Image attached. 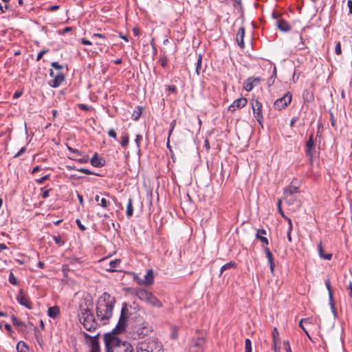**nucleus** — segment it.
Wrapping results in <instances>:
<instances>
[{
    "label": "nucleus",
    "instance_id": "nucleus-1",
    "mask_svg": "<svg viewBox=\"0 0 352 352\" xmlns=\"http://www.w3.org/2000/svg\"><path fill=\"white\" fill-rule=\"evenodd\" d=\"M128 318L129 309L125 303L122 307L120 316L115 329L111 333H106L104 336L106 352H118L121 348H124L126 342H122L116 334L125 330Z\"/></svg>",
    "mask_w": 352,
    "mask_h": 352
},
{
    "label": "nucleus",
    "instance_id": "nucleus-2",
    "mask_svg": "<svg viewBox=\"0 0 352 352\" xmlns=\"http://www.w3.org/2000/svg\"><path fill=\"white\" fill-rule=\"evenodd\" d=\"M116 300L109 293L104 292L98 299L96 303V316L103 324H107L113 316Z\"/></svg>",
    "mask_w": 352,
    "mask_h": 352
},
{
    "label": "nucleus",
    "instance_id": "nucleus-3",
    "mask_svg": "<svg viewBox=\"0 0 352 352\" xmlns=\"http://www.w3.org/2000/svg\"><path fill=\"white\" fill-rule=\"evenodd\" d=\"M80 314V320L82 321L84 328L89 331H95L97 329L98 323L93 313L88 308H81Z\"/></svg>",
    "mask_w": 352,
    "mask_h": 352
},
{
    "label": "nucleus",
    "instance_id": "nucleus-4",
    "mask_svg": "<svg viewBox=\"0 0 352 352\" xmlns=\"http://www.w3.org/2000/svg\"><path fill=\"white\" fill-rule=\"evenodd\" d=\"M138 298L154 307L160 308L163 306L162 302L151 292L145 289H140L137 291Z\"/></svg>",
    "mask_w": 352,
    "mask_h": 352
},
{
    "label": "nucleus",
    "instance_id": "nucleus-5",
    "mask_svg": "<svg viewBox=\"0 0 352 352\" xmlns=\"http://www.w3.org/2000/svg\"><path fill=\"white\" fill-rule=\"evenodd\" d=\"M137 352H162V346L158 341L149 339L138 344Z\"/></svg>",
    "mask_w": 352,
    "mask_h": 352
},
{
    "label": "nucleus",
    "instance_id": "nucleus-6",
    "mask_svg": "<svg viewBox=\"0 0 352 352\" xmlns=\"http://www.w3.org/2000/svg\"><path fill=\"white\" fill-rule=\"evenodd\" d=\"M298 192V188L290 184L284 190V199L289 204L292 205L296 199V195Z\"/></svg>",
    "mask_w": 352,
    "mask_h": 352
},
{
    "label": "nucleus",
    "instance_id": "nucleus-7",
    "mask_svg": "<svg viewBox=\"0 0 352 352\" xmlns=\"http://www.w3.org/2000/svg\"><path fill=\"white\" fill-rule=\"evenodd\" d=\"M85 339L87 340V343L89 347V352H100V348L99 344L98 337L99 333L94 336H91L89 334L84 333Z\"/></svg>",
    "mask_w": 352,
    "mask_h": 352
},
{
    "label": "nucleus",
    "instance_id": "nucleus-8",
    "mask_svg": "<svg viewBox=\"0 0 352 352\" xmlns=\"http://www.w3.org/2000/svg\"><path fill=\"white\" fill-rule=\"evenodd\" d=\"M262 107V104L258 100H253L252 102L254 116L260 124H262L263 121Z\"/></svg>",
    "mask_w": 352,
    "mask_h": 352
},
{
    "label": "nucleus",
    "instance_id": "nucleus-9",
    "mask_svg": "<svg viewBox=\"0 0 352 352\" xmlns=\"http://www.w3.org/2000/svg\"><path fill=\"white\" fill-rule=\"evenodd\" d=\"M292 96L287 92L284 96L277 99L274 102V107L276 109L281 110L285 108L292 102Z\"/></svg>",
    "mask_w": 352,
    "mask_h": 352
},
{
    "label": "nucleus",
    "instance_id": "nucleus-10",
    "mask_svg": "<svg viewBox=\"0 0 352 352\" xmlns=\"http://www.w3.org/2000/svg\"><path fill=\"white\" fill-rule=\"evenodd\" d=\"M67 149L72 153L76 155L79 157H69L71 160H75L81 164L87 163L89 160V157L87 155H84L81 151L78 149L73 148L72 147L67 145Z\"/></svg>",
    "mask_w": 352,
    "mask_h": 352
},
{
    "label": "nucleus",
    "instance_id": "nucleus-11",
    "mask_svg": "<svg viewBox=\"0 0 352 352\" xmlns=\"http://www.w3.org/2000/svg\"><path fill=\"white\" fill-rule=\"evenodd\" d=\"M17 302L22 306L25 307L28 309H32V305L28 300V298L23 294V289H21L16 296Z\"/></svg>",
    "mask_w": 352,
    "mask_h": 352
},
{
    "label": "nucleus",
    "instance_id": "nucleus-12",
    "mask_svg": "<svg viewBox=\"0 0 352 352\" xmlns=\"http://www.w3.org/2000/svg\"><path fill=\"white\" fill-rule=\"evenodd\" d=\"M314 149V135H313V133H311L309 135V140L306 143V148H305L306 155L309 157L310 161H312V159H313Z\"/></svg>",
    "mask_w": 352,
    "mask_h": 352
},
{
    "label": "nucleus",
    "instance_id": "nucleus-13",
    "mask_svg": "<svg viewBox=\"0 0 352 352\" xmlns=\"http://www.w3.org/2000/svg\"><path fill=\"white\" fill-rule=\"evenodd\" d=\"M148 333V329L144 324H137L133 328V333L137 334L138 338H144Z\"/></svg>",
    "mask_w": 352,
    "mask_h": 352
},
{
    "label": "nucleus",
    "instance_id": "nucleus-14",
    "mask_svg": "<svg viewBox=\"0 0 352 352\" xmlns=\"http://www.w3.org/2000/svg\"><path fill=\"white\" fill-rule=\"evenodd\" d=\"M65 80V76L61 72L56 73V76L49 81V85L52 87L56 88L59 87Z\"/></svg>",
    "mask_w": 352,
    "mask_h": 352
},
{
    "label": "nucleus",
    "instance_id": "nucleus-15",
    "mask_svg": "<svg viewBox=\"0 0 352 352\" xmlns=\"http://www.w3.org/2000/svg\"><path fill=\"white\" fill-rule=\"evenodd\" d=\"M247 104V99L245 98H239L235 100L231 105L229 106L228 109L230 111H234L236 109H241L245 107Z\"/></svg>",
    "mask_w": 352,
    "mask_h": 352
},
{
    "label": "nucleus",
    "instance_id": "nucleus-16",
    "mask_svg": "<svg viewBox=\"0 0 352 352\" xmlns=\"http://www.w3.org/2000/svg\"><path fill=\"white\" fill-rule=\"evenodd\" d=\"M91 164L94 167L100 168L104 166L105 160L100 157L97 153L89 160Z\"/></svg>",
    "mask_w": 352,
    "mask_h": 352
},
{
    "label": "nucleus",
    "instance_id": "nucleus-17",
    "mask_svg": "<svg viewBox=\"0 0 352 352\" xmlns=\"http://www.w3.org/2000/svg\"><path fill=\"white\" fill-rule=\"evenodd\" d=\"M325 285H326V287L328 290L329 305L331 306L332 312L333 313V314H336V311L335 307H334V302H333V291H332L331 284H330V280L329 278L325 280Z\"/></svg>",
    "mask_w": 352,
    "mask_h": 352
},
{
    "label": "nucleus",
    "instance_id": "nucleus-18",
    "mask_svg": "<svg viewBox=\"0 0 352 352\" xmlns=\"http://www.w3.org/2000/svg\"><path fill=\"white\" fill-rule=\"evenodd\" d=\"M244 36H245V28L243 27L239 28L236 36V40L241 48H244Z\"/></svg>",
    "mask_w": 352,
    "mask_h": 352
},
{
    "label": "nucleus",
    "instance_id": "nucleus-19",
    "mask_svg": "<svg viewBox=\"0 0 352 352\" xmlns=\"http://www.w3.org/2000/svg\"><path fill=\"white\" fill-rule=\"evenodd\" d=\"M276 25L278 28L282 32H288L291 30V25L287 21L283 19L277 20Z\"/></svg>",
    "mask_w": 352,
    "mask_h": 352
},
{
    "label": "nucleus",
    "instance_id": "nucleus-20",
    "mask_svg": "<svg viewBox=\"0 0 352 352\" xmlns=\"http://www.w3.org/2000/svg\"><path fill=\"white\" fill-rule=\"evenodd\" d=\"M267 234V232L264 229H258L256 233V238L260 240L262 243L265 245L269 244V241L267 237L264 236Z\"/></svg>",
    "mask_w": 352,
    "mask_h": 352
},
{
    "label": "nucleus",
    "instance_id": "nucleus-21",
    "mask_svg": "<svg viewBox=\"0 0 352 352\" xmlns=\"http://www.w3.org/2000/svg\"><path fill=\"white\" fill-rule=\"evenodd\" d=\"M91 38L96 45H104V41L107 39L106 36L102 34H94Z\"/></svg>",
    "mask_w": 352,
    "mask_h": 352
},
{
    "label": "nucleus",
    "instance_id": "nucleus-22",
    "mask_svg": "<svg viewBox=\"0 0 352 352\" xmlns=\"http://www.w3.org/2000/svg\"><path fill=\"white\" fill-rule=\"evenodd\" d=\"M254 80H257L258 82H259L260 79L258 78H254V79L251 78H249L245 82V83H244V89L247 91H252V89L254 87V86H255Z\"/></svg>",
    "mask_w": 352,
    "mask_h": 352
},
{
    "label": "nucleus",
    "instance_id": "nucleus-23",
    "mask_svg": "<svg viewBox=\"0 0 352 352\" xmlns=\"http://www.w3.org/2000/svg\"><path fill=\"white\" fill-rule=\"evenodd\" d=\"M60 314V309L58 306H53L48 308L47 316L52 318H56Z\"/></svg>",
    "mask_w": 352,
    "mask_h": 352
},
{
    "label": "nucleus",
    "instance_id": "nucleus-24",
    "mask_svg": "<svg viewBox=\"0 0 352 352\" xmlns=\"http://www.w3.org/2000/svg\"><path fill=\"white\" fill-rule=\"evenodd\" d=\"M318 254H319V256L320 258H322L324 260H327V261H329L331 259V258H332L331 254H324V250L322 248V242H320V244L318 245Z\"/></svg>",
    "mask_w": 352,
    "mask_h": 352
},
{
    "label": "nucleus",
    "instance_id": "nucleus-25",
    "mask_svg": "<svg viewBox=\"0 0 352 352\" xmlns=\"http://www.w3.org/2000/svg\"><path fill=\"white\" fill-rule=\"evenodd\" d=\"M120 261L119 259H114L109 262V268H107L108 272H115L116 269L120 266Z\"/></svg>",
    "mask_w": 352,
    "mask_h": 352
},
{
    "label": "nucleus",
    "instance_id": "nucleus-26",
    "mask_svg": "<svg viewBox=\"0 0 352 352\" xmlns=\"http://www.w3.org/2000/svg\"><path fill=\"white\" fill-rule=\"evenodd\" d=\"M144 283L146 285H150L153 283V274L151 270H148L144 276Z\"/></svg>",
    "mask_w": 352,
    "mask_h": 352
},
{
    "label": "nucleus",
    "instance_id": "nucleus-27",
    "mask_svg": "<svg viewBox=\"0 0 352 352\" xmlns=\"http://www.w3.org/2000/svg\"><path fill=\"white\" fill-rule=\"evenodd\" d=\"M204 69H202V56L201 54L198 55V58L196 63V74L199 75L201 73H203Z\"/></svg>",
    "mask_w": 352,
    "mask_h": 352
},
{
    "label": "nucleus",
    "instance_id": "nucleus-28",
    "mask_svg": "<svg viewBox=\"0 0 352 352\" xmlns=\"http://www.w3.org/2000/svg\"><path fill=\"white\" fill-rule=\"evenodd\" d=\"M204 339L203 338H197V339H195L192 340V346L191 347L195 348H202L204 349Z\"/></svg>",
    "mask_w": 352,
    "mask_h": 352
},
{
    "label": "nucleus",
    "instance_id": "nucleus-29",
    "mask_svg": "<svg viewBox=\"0 0 352 352\" xmlns=\"http://www.w3.org/2000/svg\"><path fill=\"white\" fill-rule=\"evenodd\" d=\"M126 214V217L128 218H131L133 216V200L131 198H129L128 200Z\"/></svg>",
    "mask_w": 352,
    "mask_h": 352
},
{
    "label": "nucleus",
    "instance_id": "nucleus-30",
    "mask_svg": "<svg viewBox=\"0 0 352 352\" xmlns=\"http://www.w3.org/2000/svg\"><path fill=\"white\" fill-rule=\"evenodd\" d=\"M16 350L18 352H28L29 349L23 341H19L16 344Z\"/></svg>",
    "mask_w": 352,
    "mask_h": 352
},
{
    "label": "nucleus",
    "instance_id": "nucleus-31",
    "mask_svg": "<svg viewBox=\"0 0 352 352\" xmlns=\"http://www.w3.org/2000/svg\"><path fill=\"white\" fill-rule=\"evenodd\" d=\"M129 135L126 133H123L122 134L121 141H120V144H121L122 147L126 148L129 144Z\"/></svg>",
    "mask_w": 352,
    "mask_h": 352
},
{
    "label": "nucleus",
    "instance_id": "nucleus-32",
    "mask_svg": "<svg viewBox=\"0 0 352 352\" xmlns=\"http://www.w3.org/2000/svg\"><path fill=\"white\" fill-rule=\"evenodd\" d=\"M276 74H277L276 67V66H274V69H273L272 74L268 78V80L267 81V84L268 85L269 87L272 86L274 83L275 79L276 78Z\"/></svg>",
    "mask_w": 352,
    "mask_h": 352
},
{
    "label": "nucleus",
    "instance_id": "nucleus-33",
    "mask_svg": "<svg viewBox=\"0 0 352 352\" xmlns=\"http://www.w3.org/2000/svg\"><path fill=\"white\" fill-rule=\"evenodd\" d=\"M236 266V264L233 261L227 263L221 267L220 272H221V273H223L225 270L232 269V268H235Z\"/></svg>",
    "mask_w": 352,
    "mask_h": 352
},
{
    "label": "nucleus",
    "instance_id": "nucleus-34",
    "mask_svg": "<svg viewBox=\"0 0 352 352\" xmlns=\"http://www.w3.org/2000/svg\"><path fill=\"white\" fill-rule=\"evenodd\" d=\"M273 343L274 345L280 344L279 333L276 328H274L272 331Z\"/></svg>",
    "mask_w": 352,
    "mask_h": 352
},
{
    "label": "nucleus",
    "instance_id": "nucleus-35",
    "mask_svg": "<svg viewBox=\"0 0 352 352\" xmlns=\"http://www.w3.org/2000/svg\"><path fill=\"white\" fill-rule=\"evenodd\" d=\"M263 250L265 253L266 257L267 258L268 263H272L274 261V256L270 250L267 247H263Z\"/></svg>",
    "mask_w": 352,
    "mask_h": 352
},
{
    "label": "nucleus",
    "instance_id": "nucleus-36",
    "mask_svg": "<svg viewBox=\"0 0 352 352\" xmlns=\"http://www.w3.org/2000/svg\"><path fill=\"white\" fill-rule=\"evenodd\" d=\"M118 352H134V350L129 343L126 342L124 348H121Z\"/></svg>",
    "mask_w": 352,
    "mask_h": 352
},
{
    "label": "nucleus",
    "instance_id": "nucleus-37",
    "mask_svg": "<svg viewBox=\"0 0 352 352\" xmlns=\"http://www.w3.org/2000/svg\"><path fill=\"white\" fill-rule=\"evenodd\" d=\"M309 318H303L302 319L300 322H299V327L303 330V331L305 333V334L307 335V336L311 339V337L308 333V331L306 330V329L305 328L304 325H303V322H309Z\"/></svg>",
    "mask_w": 352,
    "mask_h": 352
},
{
    "label": "nucleus",
    "instance_id": "nucleus-38",
    "mask_svg": "<svg viewBox=\"0 0 352 352\" xmlns=\"http://www.w3.org/2000/svg\"><path fill=\"white\" fill-rule=\"evenodd\" d=\"M9 283L13 285H17L19 284V281L17 278L14 275L12 272H10L8 277Z\"/></svg>",
    "mask_w": 352,
    "mask_h": 352
},
{
    "label": "nucleus",
    "instance_id": "nucleus-39",
    "mask_svg": "<svg viewBox=\"0 0 352 352\" xmlns=\"http://www.w3.org/2000/svg\"><path fill=\"white\" fill-rule=\"evenodd\" d=\"M245 352H252V342L249 338L245 340Z\"/></svg>",
    "mask_w": 352,
    "mask_h": 352
},
{
    "label": "nucleus",
    "instance_id": "nucleus-40",
    "mask_svg": "<svg viewBox=\"0 0 352 352\" xmlns=\"http://www.w3.org/2000/svg\"><path fill=\"white\" fill-rule=\"evenodd\" d=\"M54 242L59 246H62L64 245L65 241L60 238V236H52Z\"/></svg>",
    "mask_w": 352,
    "mask_h": 352
},
{
    "label": "nucleus",
    "instance_id": "nucleus-41",
    "mask_svg": "<svg viewBox=\"0 0 352 352\" xmlns=\"http://www.w3.org/2000/svg\"><path fill=\"white\" fill-rule=\"evenodd\" d=\"M12 322L13 324L16 327L25 326L24 324L22 322H21L20 320H19L17 319V318L15 317L14 316H12Z\"/></svg>",
    "mask_w": 352,
    "mask_h": 352
},
{
    "label": "nucleus",
    "instance_id": "nucleus-42",
    "mask_svg": "<svg viewBox=\"0 0 352 352\" xmlns=\"http://www.w3.org/2000/svg\"><path fill=\"white\" fill-rule=\"evenodd\" d=\"M99 205L104 208H107L110 205V202L105 198H102Z\"/></svg>",
    "mask_w": 352,
    "mask_h": 352
},
{
    "label": "nucleus",
    "instance_id": "nucleus-43",
    "mask_svg": "<svg viewBox=\"0 0 352 352\" xmlns=\"http://www.w3.org/2000/svg\"><path fill=\"white\" fill-rule=\"evenodd\" d=\"M141 113V109H138V110L134 111L132 116L135 120H138L140 118Z\"/></svg>",
    "mask_w": 352,
    "mask_h": 352
},
{
    "label": "nucleus",
    "instance_id": "nucleus-44",
    "mask_svg": "<svg viewBox=\"0 0 352 352\" xmlns=\"http://www.w3.org/2000/svg\"><path fill=\"white\" fill-rule=\"evenodd\" d=\"M142 140V136L140 134L136 135L135 139V142L136 146L138 149H140V142Z\"/></svg>",
    "mask_w": 352,
    "mask_h": 352
},
{
    "label": "nucleus",
    "instance_id": "nucleus-45",
    "mask_svg": "<svg viewBox=\"0 0 352 352\" xmlns=\"http://www.w3.org/2000/svg\"><path fill=\"white\" fill-rule=\"evenodd\" d=\"M49 177H50V175H45V176H43V177H42L39 178V179H37L36 180V182L37 184H43V183H44V182H45V180L48 179H49Z\"/></svg>",
    "mask_w": 352,
    "mask_h": 352
},
{
    "label": "nucleus",
    "instance_id": "nucleus-46",
    "mask_svg": "<svg viewBox=\"0 0 352 352\" xmlns=\"http://www.w3.org/2000/svg\"><path fill=\"white\" fill-rule=\"evenodd\" d=\"M77 170L80 173H85L87 175H94L93 172H91V170H89V169H87V168H81L77 169Z\"/></svg>",
    "mask_w": 352,
    "mask_h": 352
},
{
    "label": "nucleus",
    "instance_id": "nucleus-47",
    "mask_svg": "<svg viewBox=\"0 0 352 352\" xmlns=\"http://www.w3.org/2000/svg\"><path fill=\"white\" fill-rule=\"evenodd\" d=\"M51 65L52 66V67L57 70H60L63 69V66L62 65H60L58 62H52L51 63Z\"/></svg>",
    "mask_w": 352,
    "mask_h": 352
},
{
    "label": "nucleus",
    "instance_id": "nucleus-48",
    "mask_svg": "<svg viewBox=\"0 0 352 352\" xmlns=\"http://www.w3.org/2000/svg\"><path fill=\"white\" fill-rule=\"evenodd\" d=\"M108 135L109 137H111L115 140L117 139V134L113 129H111L108 131Z\"/></svg>",
    "mask_w": 352,
    "mask_h": 352
},
{
    "label": "nucleus",
    "instance_id": "nucleus-49",
    "mask_svg": "<svg viewBox=\"0 0 352 352\" xmlns=\"http://www.w3.org/2000/svg\"><path fill=\"white\" fill-rule=\"evenodd\" d=\"M47 52H48V50H41V52H39L38 55H37L36 60V61L40 60L41 59V58L43 57V56L45 54H46Z\"/></svg>",
    "mask_w": 352,
    "mask_h": 352
},
{
    "label": "nucleus",
    "instance_id": "nucleus-50",
    "mask_svg": "<svg viewBox=\"0 0 352 352\" xmlns=\"http://www.w3.org/2000/svg\"><path fill=\"white\" fill-rule=\"evenodd\" d=\"M335 52L336 53V54L338 55H340L342 53V50H341V45H340V43L338 42L336 43V47H335Z\"/></svg>",
    "mask_w": 352,
    "mask_h": 352
},
{
    "label": "nucleus",
    "instance_id": "nucleus-51",
    "mask_svg": "<svg viewBox=\"0 0 352 352\" xmlns=\"http://www.w3.org/2000/svg\"><path fill=\"white\" fill-rule=\"evenodd\" d=\"M159 61L163 67H166L167 66V58L166 57H160Z\"/></svg>",
    "mask_w": 352,
    "mask_h": 352
},
{
    "label": "nucleus",
    "instance_id": "nucleus-52",
    "mask_svg": "<svg viewBox=\"0 0 352 352\" xmlns=\"http://www.w3.org/2000/svg\"><path fill=\"white\" fill-rule=\"evenodd\" d=\"M72 28L71 27H66L61 30H59V34L63 35L67 32H71Z\"/></svg>",
    "mask_w": 352,
    "mask_h": 352
},
{
    "label": "nucleus",
    "instance_id": "nucleus-53",
    "mask_svg": "<svg viewBox=\"0 0 352 352\" xmlns=\"http://www.w3.org/2000/svg\"><path fill=\"white\" fill-rule=\"evenodd\" d=\"M26 151V147L25 146H23L22 147L19 152H17L14 157L16 158V157H19V156H21L23 153H25Z\"/></svg>",
    "mask_w": 352,
    "mask_h": 352
},
{
    "label": "nucleus",
    "instance_id": "nucleus-54",
    "mask_svg": "<svg viewBox=\"0 0 352 352\" xmlns=\"http://www.w3.org/2000/svg\"><path fill=\"white\" fill-rule=\"evenodd\" d=\"M76 224L78 225V227L82 230V231H84L86 230V228L84 225L82 224L81 221L80 219H76Z\"/></svg>",
    "mask_w": 352,
    "mask_h": 352
},
{
    "label": "nucleus",
    "instance_id": "nucleus-55",
    "mask_svg": "<svg viewBox=\"0 0 352 352\" xmlns=\"http://www.w3.org/2000/svg\"><path fill=\"white\" fill-rule=\"evenodd\" d=\"M78 107L81 110H83V111H89L90 109V107H89L85 104H79Z\"/></svg>",
    "mask_w": 352,
    "mask_h": 352
},
{
    "label": "nucleus",
    "instance_id": "nucleus-56",
    "mask_svg": "<svg viewBox=\"0 0 352 352\" xmlns=\"http://www.w3.org/2000/svg\"><path fill=\"white\" fill-rule=\"evenodd\" d=\"M280 204H281V200H280V199H279V200H278V211H279L280 214H281V216H282L283 217H285V215L284 214V212H283V210H282V208H281V206H280Z\"/></svg>",
    "mask_w": 352,
    "mask_h": 352
},
{
    "label": "nucleus",
    "instance_id": "nucleus-57",
    "mask_svg": "<svg viewBox=\"0 0 352 352\" xmlns=\"http://www.w3.org/2000/svg\"><path fill=\"white\" fill-rule=\"evenodd\" d=\"M204 349L202 348H195V347H190V352H203Z\"/></svg>",
    "mask_w": 352,
    "mask_h": 352
},
{
    "label": "nucleus",
    "instance_id": "nucleus-58",
    "mask_svg": "<svg viewBox=\"0 0 352 352\" xmlns=\"http://www.w3.org/2000/svg\"><path fill=\"white\" fill-rule=\"evenodd\" d=\"M50 189L45 190L42 193V197L46 199L49 197Z\"/></svg>",
    "mask_w": 352,
    "mask_h": 352
},
{
    "label": "nucleus",
    "instance_id": "nucleus-59",
    "mask_svg": "<svg viewBox=\"0 0 352 352\" xmlns=\"http://www.w3.org/2000/svg\"><path fill=\"white\" fill-rule=\"evenodd\" d=\"M59 8V6H50L47 8V10L48 11H51V12H54V11H56Z\"/></svg>",
    "mask_w": 352,
    "mask_h": 352
},
{
    "label": "nucleus",
    "instance_id": "nucleus-60",
    "mask_svg": "<svg viewBox=\"0 0 352 352\" xmlns=\"http://www.w3.org/2000/svg\"><path fill=\"white\" fill-rule=\"evenodd\" d=\"M300 38L301 41H300V43L299 44V45H298V50H303L305 48V43L303 42L302 36H300Z\"/></svg>",
    "mask_w": 352,
    "mask_h": 352
},
{
    "label": "nucleus",
    "instance_id": "nucleus-61",
    "mask_svg": "<svg viewBox=\"0 0 352 352\" xmlns=\"http://www.w3.org/2000/svg\"><path fill=\"white\" fill-rule=\"evenodd\" d=\"M347 6L349 7V14H352V1L351 0H349L347 1Z\"/></svg>",
    "mask_w": 352,
    "mask_h": 352
},
{
    "label": "nucleus",
    "instance_id": "nucleus-62",
    "mask_svg": "<svg viewBox=\"0 0 352 352\" xmlns=\"http://www.w3.org/2000/svg\"><path fill=\"white\" fill-rule=\"evenodd\" d=\"M81 43L83 44V45H90L92 44V42L89 41V40H87L85 38H82L81 40Z\"/></svg>",
    "mask_w": 352,
    "mask_h": 352
},
{
    "label": "nucleus",
    "instance_id": "nucleus-63",
    "mask_svg": "<svg viewBox=\"0 0 352 352\" xmlns=\"http://www.w3.org/2000/svg\"><path fill=\"white\" fill-rule=\"evenodd\" d=\"M269 264H270V271L273 274L274 272V267H275L274 261H272V263H269Z\"/></svg>",
    "mask_w": 352,
    "mask_h": 352
},
{
    "label": "nucleus",
    "instance_id": "nucleus-64",
    "mask_svg": "<svg viewBox=\"0 0 352 352\" xmlns=\"http://www.w3.org/2000/svg\"><path fill=\"white\" fill-rule=\"evenodd\" d=\"M175 125H176V120H172V122L170 124V129L172 130H174Z\"/></svg>",
    "mask_w": 352,
    "mask_h": 352
}]
</instances>
